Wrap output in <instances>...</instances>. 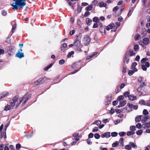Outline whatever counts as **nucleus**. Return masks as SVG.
I'll return each mask as SVG.
<instances>
[{"mask_svg":"<svg viewBox=\"0 0 150 150\" xmlns=\"http://www.w3.org/2000/svg\"><path fill=\"white\" fill-rule=\"evenodd\" d=\"M134 134V131H131L128 132L127 133V136H130Z\"/></svg>","mask_w":150,"mask_h":150,"instance_id":"obj_41","label":"nucleus"},{"mask_svg":"<svg viewBox=\"0 0 150 150\" xmlns=\"http://www.w3.org/2000/svg\"><path fill=\"white\" fill-rule=\"evenodd\" d=\"M119 86H118L115 89V92L116 93H118V92H119L120 90L119 89Z\"/></svg>","mask_w":150,"mask_h":150,"instance_id":"obj_52","label":"nucleus"},{"mask_svg":"<svg viewBox=\"0 0 150 150\" xmlns=\"http://www.w3.org/2000/svg\"><path fill=\"white\" fill-rule=\"evenodd\" d=\"M122 112L124 113L127 112V108H124L122 109H121Z\"/></svg>","mask_w":150,"mask_h":150,"instance_id":"obj_53","label":"nucleus"},{"mask_svg":"<svg viewBox=\"0 0 150 150\" xmlns=\"http://www.w3.org/2000/svg\"><path fill=\"white\" fill-rule=\"evenodd\" d=\"M145 106L150 107V100L145 101Z\"/></svg>","mask_w":150,"mask_h":150,"instance_id":"obj_43","label":"nucleus"},{"mask_svg":"<svg viewBox=\"0 0 150 150\" xmlns=\"http://www.w3.org/2000/svg\"><path fill=\"white\" fill-rule=\"evenodd\" d=\"M129 93L128 92H126L124 93V95L125 97H129Z\"/></svg>","mask_w":150,"mask_h":150,"instance_id":"obj_54","label":"nucleus"},{"mask_svg":"<svg viewBox=\"0 0 150 150\" xmlns=\"http://www.w3.org/2000/svg\"><path fill=\"white\" fill-rule=\"evenodd\" d=\"M25 96H26V97L24 98L23 100L25 99V101L23 103V104H25L28 101L29 98L27 97V94L25 95Z\"/></svg>","mask_w":150,"mask_h":150,"instance_id":"obj_51","label":"nucleus"},{"mask_svg":"<svg viewBox=\"0 0 150 150\" xmlns=\"http://www.w3.org/2000/svg\"><path fill=\"white\" fill-rule=\"evenodd\" d=\"M146 82H143L140 85V86L142 88L144 87V86H146Z\"/></svg>","mask_w":150,"mask_h":150,"instance_id":"obj_58","label":"nucleus"},{"mask_svg":"<svg viewBox=\"0 0 150 150\" xmlns=\"http://www.w3.org/2000/svg\"><path fill=\"white\" fill-rule=\"evenodd\" d=\"M129 99L130 100H135L137 98L136 96H134L133 95H131L129 97Z\"/></svg>","mask_w":150,"mask_h":150,"instance_id":"obj_21","label":"nucleus"},{"mask_svg":"<svg viewBox=\"0 0 150 150\" xmlns=\"http://www.w3.org/2000/svg\"><path fill=\"white\" fill-rule=\"evenodd\" d=\"M11 108V106L9 105H7L5 106L4 110L5 111H7L10 110Z\"/></svg>","mask_w":150,"mask_h":150,"instance_id":"obj_28","label":"nucleus"},{"mask_svg":"<svg viewBox=\"0 0 150 150\" xmlns=\"http://www.w3.org/2000/svg\"><path fill=\"white\" fill-rule=\"evenodd\" d=\"M143 132V131L142 130L140 129L137 131L136 133L138 135H141Z\"/></svg>","mask_w":150,"mask_h":150,"instance_id":"obj_37","label":"nucleus"},{"mask_svg":"<svg viewBox=\"0 0 150 150\" xmlns=\"http://www.w3.org/2000/svg\"><path fill=\"white\" fill-rule=\"evenodd\" d=\"M142 42L145 45H148L149 42V39L146 38H144L142 40Z\"/></svg>","mask_w":150,"mask_h":150,"instance_id":"obj_10","label":"nucleus"},{"mask_svg":"<svg viewBox=\"0 0 150 150\" xmlns=\"http://www.w3.org/2000/svg\"><path fill=\"white\" fill-rule=\"evenodd\" d=\"M130 56H132L135 55V53L132 50H129Z\"/></svg>","mask_w":150,"mask_h":150,"instance_id":"obj_47","label":"nucleus"},{"mask_svg":"<svg viewBox=\"0 0 150 150\" xmlns=\"http://www.w3.org/2000/svg\"><path fill=\"white\" fill-rule=\"evenodd\" d=\"M67 50V45L66 43H62L60 46V52L65 53Z\"/></svg>","mask_w":150,"mask_h":150,"instance_id":"obj_5","label":"nucleus"},{"mask_svg":"<svg viewBox=\"0 0 150 150\" xmlns=\"http://www.w3.org/2000/svg\"><path fill=\"white\" fill-rule=\"evenodd\" d=\"M141 126V124L140 123H138L136 125V127L138 128H140Z\"/></svg>","mask_w":150,"mask_h":150,"instance_id":"obj_60","label":"nucleus"},{"mask_svg":"<svg viewBox=\"0 0 150 150\" xmlns=\"http://www.w3.org/2000/svg\"><path fill=\"white\" fill-rule=\"evenodd\" d=\"M69 5L71 6V8L72 9H74V8L73 6V3L71 2L69 0H66Z\"/></svg>","mask_w":150,"mask_h":150,"instance_id":"obj_33","label":"nucleus"},{"mask_svg":"<svg viewBox=\"0 0 150 150\" xmlns=\"http://www.w3.org/2000/svg\"><path fill=\"white\" fill-rule=\"evenodd\" d=\"M117 133L116 132H114L111 133V136L112 137H116L117 135Z\"/></svg>","mask_w":150,"mask_h":150,"instance_id":"obj_48","label":"nucleus"},{"mask_svg":"<svg viewBox=\"0 0 150 150\" xmlns=\"http://www.w3.org/2000/svg\"><path fill=\"white\" fill-rule=\"evenodd\" d=\"M90 12L88 11L86 12L84 14V17H86L90 14Z\"/></svg>","mask_w":150,"mask_h":150,"instance_id":"obj_61","label":"nucleus"},{"mask_svg":"<svg viewBox=\"0 0 150 150\" xmlns=\"http://www.w3.org/2000/svg\"><path fill=\"white\" fill-rule=\"evenodd\" d=\"M110 133L109 132H106L101 135V137L102 138L105 137L108 138L110 137Z\"/></svg>","mask_w":150,"mask_h":150,"instance_id":"obj_8","label":"nucleus"},{"mask_svg":"<svg viewBox=\"0 0 150 150\" xmlns=\"http://www.w3.org/2000/svg\"><path fill=\"white\" fill-rule=\"evenodd\" d=\"M126 134V133L124 132H120L119 133V134L120 137H124Z\"/></svg>","mask_w":150,"mask_h":150,"instance_id":"obj_35","label":"nucleus"},{"mask_svg":"<svg viewBox=\"0 0 150 150\" xmlns=\"http://www.w3.org/2000/svg\"><path fill=\"white\" fill-rule=\"evenodd\" d=\"M74 54V52L72 51L68 53L67 57L68 58H70L71 56V55L73 54Z\"/></svg>","mask_w":150,"mask_h":150,"instance_id":"obj_36","label":"nucleus"},{"mask_svg":"<svg viewBox=\"0 0 150 150\" xmlns=\"http://www.w3.org/2000/svg\"><path fill=\"white\" fill-rule=\"evenodd\" d=\"M15 1V3H13L11 4V6L12 7V8L14 10H16L18 8H22L26 5V3L24 2L27 0H12Z\"/></svg>","mask_w":150,"mask_h":150,"instance_id":"obj_1","label":"nucleus"},{"mask_svg":"<svg viewBox=\"0 0 150 150\" xmlns=\"http://www.w3.org/2000/svg\"><path fill=\"white\" fill-rule=\"evenodd\" d=\"M137 91L139 92V95H142V92L141 91L142 90V87L140 86H139L138 88H137Z\"/></svg>","mask_w":150,"mask_h":150,"instance_id":"obj_29","label":"nucleus"},{"mask_svg":"<svg viewBox=\"0 0 150 150\" xmlns=\"http://www.w3.org/2000/svg\"><path fill=\"white\" fill-rule=\"evenodd\" d=\"M143 117V115H139V116H137L135 118V121L136 122H138L140 121L141 120V118L142 117Z\"/></svg>","mask_w":150,"mask_h":150,"instance_id":"obj_17","label":"nucleus"},{"mask_svg":"<svg viewBox=\"0 0 150 150\" xmlns=\"http://www.w3.org/2000/svg\"><path fill=\"white\" fill-rule=\"evenodd\" d=\"M139 49V46L138 45H135L134 47V50L135 51H138Z\"/></svg>","mask_w":150,"mask_h":150,"instance_id":"obj_44","label":"nucleus"},{"mask_svg":"<svg viewBox=\"0 0 150 150\" xmlns=\"http://www.w3.org/2000/svg\"><path fill=\"white\" fill-rule=\"evenodd\" d=\"M22 51V50L21 49H20L18 52L16 54V56L17 57L20 58H21L24 57V56L23 53L21 52Z\"/></svg>","mask_w":150,"mask_h":150,"instance_id":"obj_7","label":"nucleus"},{"mask_svg":"<svg viewBox=\"0 0 150 150\" xmlns=\"http://www.w3.org/2000/svg\"><path fill=\"white\" fill-rule=\"evenodd\" d=\"M75 30H73L70 32L69 34L70 35H73V34H74L75 33Z\"/></svg>","mask_w":150,"mask_h":150,"instance_id":"obj_59","label":"nucleus"},{"mask_svg":"<svg viewBox=\"0 0 150 150\" xmlns=\"http://www.w3.org/2000/svg\"><path fill=\"white\" fill-rule=\"evenodd\" d=\"M98 130V127H94L92 130L93 132H94L97 131Z\"/></svg>","mask_w":150,"mask_h":150,"instance_id":"obj_62","label":"nucleus"},{"mask_svg":"<svg viewBox=\"0 0 150 150\" xmlns=\"http://www.w3.org/2000/svg\"><path fill=\"white\" fill-rule=\"evenodd\" d=\"M130 129L134 131L135 130V127L134 126H131L130 127Z\"/></svg>","mask_w":150,"mask_h":150,"instance_id":"obj_55","label":"nucleus"},{"mask_svg":"<svg viewBox=\"0 0 150 150\" xmlns=\"http://www.w3.org/2000/svg\"><path fill=\"white\" fill-rule=\"evenodd\" d=\"M129 52H127L125 54L123 58V62L124 63H125V59H127L128 57Z\"/></svg>","mask_w":150,"mask_h":150,"instance_id":"obj_34","label":"nucleus"},{"mask_svg":"<svg viewBox=\"0 0 150 150\" xmlns=\"http://www.w3.org/2000/svg\"><path fill=\"white\" fill-rule=\"evenodd\" d=\"M141 67H142V69L144 71H146V70L147 69L146 67V66H145V65L144 64H142V65Z\"/></svg>","mask_w":150,"mask_h":150,"instance_id":"obj_50","label":"nucleus"},{"mask_svg":"<svg viewBox=\"0 0 150 150\" xmlns=\"http://www.w3.org/2000/svg\"><path fill=\"white\" fill-rule=\"evenodd\" d=\"M139 104L141 105H145V101L144 100H141L139 101Z\"/></svg>","mask_w":150,"mask_h":150,"instance_id":"obj_23","label":"nucleus"},{"mask_svg":"<svg viewBox=\"0 0 150 150\" xmlns=\"http://www.w3.org/2000/svg\"><path fill=\"white\" fill-rule=\"evenodd\" d=\"M93 21L96 23H98L99 22V19L97 17H95L93 18Z\"/></svg>","mask_w":150,"mask_h":150,"instance_id":"obj_27","label":"nucleus"},{"mask_svg":"<svg viewBox=\"0 0 150 150\" xmlns=\"http://www.w3.org/2000/svg\"><path fill=\"white\" fill-rule=\"evenodd\" d=\"M124 139L123 138H121L119 140V142L120 143V146L122 147L124 146Z\"/></svg>","mask_w":150,"mask_h":150,"instance_id":"obj_14","label":"nucleus"},{"mask_svg":"<svg viewBox=\"0 0 150 150\" xmlns=\"http://www.w3.org/2000/svg\"><path fill=\"white\" fill-rule=\"evenodd\" d=\"M148 60L146 58H143L141 61V62L142 64H144Z\"/></svg>","mask_w":150,"mask_h":150,"instance_id":"obj_46","label":"nucleus"},{"mask_svg":"<svg viewBox=\"0 0 150 150\" xmlns=\"http://www.w3.org/2000/svg\"><path fill=\"white\" fill-rule=\"evenodd\" d=\"M14 47L13 46H10L8 47L6 49L7 52L10 55H11L14 52Z\"/></svg>","mask_w":150,"mask_h":150,"instance_id":"obj_4","label":"nucleus"},{"mask_svg":"<svg viewBox=\"0 0 150 150\" xmlns=\"http://www.w3.org/2000/svg\"><path fill=\"white\" fill-rule=\"evenodd\" d=\"M124 98V97L123 96H119L117 99V100L118 101H120L122 100Z\"/></svg>","mask_w":150,"mask_h":150,"instance_id":"obj_42","label":"nucleus"},{"mask_svg":"<svg viewBox=\"0 0 150 150\" xmlns=\"http://www.w3.org/2000/svg\"><path fill=\"white\" fill-rule=\"evenodd\" d=\"M129 144H130V146H131V148L132 147L134 149H137V146L134 142H130Z\"/></svg>","mask_w":150,"mask_h":150,"instance_id":"obj_15","label":"nucleus"},{"mask_svg":"<svg viewBox=\"0 0 150 150\" xmlns=\"http://www.w3.org/2000/svg\"><path fill=\"white\" fill-rule=\"evenodd\" d=\"M98 4L100 7H105L106 6V4L103 1L99 3Z\"/></svg>","mask_w":150,"mask_h":150,"instance_id":"obj_20","label":"nucleus"},{"mask_svg":"<svg viewBox=\"0 0 150 150\" xmlns=\"http://www.w3.org/2000/svg\"><path fill=\"white\" fill-rule=\"evenodd\" d=\"M82 8V7L81 6H78L77 11V13L78 14L79 13L81 12Z\"/></svg>","mask_w":150,"mask_h":150,"instance_id":"obj_31","label":"nucleus"},{"mask_svg":"<svg viewBox=\"0 0 150 150\" xmlns=\"http://www.w3.org/2000/svg\"><path fill=\"white\" fill-rule=\"evenodd\" d=\"M26 96H24L23 97L21 98L18 99L17 96H15L12 99V100L11 102V105L12 108L16 105V107H18L21 104L22 101L23 100L24 98H25Z\"/></svg>","mask_w":150,"mask_h":150,"instance_id":"obj_2","label":"nucleus"},{"mask_svg":"<svg viewBox=\"0 0 150 150\" xmlns=\"http://www.w3.org/2000/svg\"><path fill=\"white\" fill-rule=\"evenodd\" d=\"M65 62V60L64 59H61L59 61V63L60 65L63 64Z\"/></svg>","mask_w":150,"mask_h":150,"instance_id":"obj_56","label":"nucleus"},{"mask_svg":"<svg viewBox=\"0 0 150 150\" xmlns=\"http://www.w3.org/2000/svg\"><path fill=\"white\" fill-rule=\"evenodd\" d=\"M47 80L46 77H43L40 78L39 79L36 81L34 83V85L36 86L38 84H40L42 83L45 81Z\"/></svg>","mask_w":150,"mask_h":150,"instance_id":"obj_3","label":"nucleus"},{"mask_svg":"<svg viewBox=\"0 0 150 150\" xmlns=\"http://www.w3.org/2000/svg\"><path fill=\"white\" fill-rule=\"evenodd\" d=\"M95 138L96 139H98L100 138V136L99 134L98 133H96L94 135Z\"/></svg>","mask_w":150,"mask_h":150,"instance_id":"obj_45","label":"nucleus"},{"mask_svg":"<svg viewBox=\"0 0 150 150\" xmlns=\"http://www.w3.org/2000/svg\"><path fill=\"white\" fill-rule=\"evenodd\" d=\"M81 40H80L78 39V38H76V40L74 42V45L75 46H77L79 44H80Z\"/></svg>","mask_w":150,"mask_h":150,"instance_id":"obj_16","label":"nucleus"},{"mask_svg":"<svg viewBox=\"0 0 150 150\" xmlns=\"http://www.w3.org/2000/svg\"><path fill=\"white\" fill-rule=\"evenodd\" d=\"M101 123V122L100 121L98 120L96 121L93 123V124H96L97 125H100Z\"/></svg>","mask_w":150,"mask_h":150,"instance_id":"obj_40","label":"nucleus"},{"mask_svg":"<svg viewBox=\"0 0 150 150\" xmlns=\"http://www.w3.org/2000/svg\"><path fill=\"white\" fill-rule=\"evenodd\" d=\"M119 144V142L117 141H115L112 144L113 147H115L117 146Z\"/></svg>","mask_w":150,"mask_h":150,"instance_id":"obj_32","label":"nucleus"},{"mask_svg":"<svg viewBox=\"0 0 150 150\" xmlns=\"http://www.w3.org/2000/svg\"><path fill=\"white\" fill-rule=\"evenodd\" d=\"M145 150H150V146L149 145H147L145 147Z\"/></svg>","mask_w":150,"mask_h":150,"instance_id":"obj_64","label":"nucleus"},{"mask_svg":"<svg viewBox=\"0 0 150 150\" xmlns=\"http://www.w3.org/2000/svg\"><path fill=\"white\" fill-rule=\"evenodd\" d=\"M111 100V96H108L106 99V100L105 102V105H107L110 103Z\"/></svg>","mask_w":150,"mask_h":150,"instance_id":"obj_13","label":"nucleus"},{"mask_svg":"<svg viewBox=\"0 0 150 150\" xmlns=\"http://www.w3.org/2000/svg\"><path fill=\"white\" fill-rule=\"evenodd\" d=\"M83 39V42L85 45L86 46L88 45L91 41V39L89 36L88 35L85 36Z\"/></svg>","mask_w":150,"mask_h":150,"instance_id":"obj_6","label":"nucleus"},{"mask_svg":"<svg viewBox=\"0 0 150 150\" xmlns=\"http://www.w3.org/2000/svg\"><path fill=\"white\" fill-rule=\"evenodd\" d=\"M16 25L15 24V25H14L12 26V32L13 33L14 32L15 30L16 29Z\"/></svg>","mask_w":150,"mask_h":150,"instance_id":"obj_57","label":"nucleus"},{"mask_svg":"<svg viewBox=\"0 0 150 150\" xmlns=\"http://www.w3.org/2000/svg\"><path fill=\"white\" fill-rule=\"evenodd\" d=\"M21 148V145L20 144H17L16 145V148L17 149H19Z\"/></svg>","mask_w":150,"mask_h":150,"instance_id":"obj_63","label":"nucleus"},{"mask_svg":"<svg viewBox=\"0 0 150 150\" xmlns=\"http://www.w3.org/2000/svg\"><path fill=\"white\" fill-rule=\"evenodd\" d=\"M1 14L3 16H6L7 15V12L6 11L3 10L1 11Z\"/></svg>","mask_w":150,"mask_h":150,"instance_id":"obj_49","label":"nucleus"},{"mask_svg":"<svg viewBox=\"0 0 150 150\" xmlns=\"http://www.w3.org/2000/svg\"><path fill=\"white\" fill-rule=\"evenodd\" d=\"M137 64L136 62H134L132 63V66L131 67V69L132 70L137 71V70L136 68H135V67L137 65Z\"/></svg>","mask_w":150,"mask_h":150,"instance_id":"obj_12","label":"nucleus"},{"mask_svg":"<svg viewBox=\"0 0 150 150\" xmlns=\"http://www.w3.org/2000/svg\"><path fill=\"white\" fill-rule=\"evenodd\" d=\"M143 114L144 115H147L149 114V112L146 109H145L143 111Z\"/></svg>","mask_w":150,"mask_h":150,"instance_id":"obj_38","label":"nucleus"},{"mask_svg":"<svg viewBox=\"0 0 150 150\" xmlns=\"http://www.w3.org/2000/svg\"><path fill=\"white\" fill-rule=\"evenodd\" d=\"M113 27L115 28L114 23H112L106 27V29L107 30L109 31L110 29L113 28Z\"/></svg>","mask_w":150,"mask_h":150,"instance_id":"obj_9","label":"nucleus"},{"mask_svg":"<svg viewBox=\"0 0 150 150\" xmlns=\"http://www.w3.org/2000/svg\"><path fill=\"white\" fill-rule=\"evenodd\" d=\"M136 71L132 70H129L128 72V74L129 76H131Z\"/></svg>","mask_w":150,"mask_h":150,"instance_id":"obj_39","label":"nucleus"},{"mask_svg":"<svg viewBox=\"0 0 150 150\" xmlns=\"http://www.w3.org/2000/svg\"><path fill=\"white\" fill-rule=\"evenodd\" d=\"M115 24L116 25V28H115L114 30H112V32H115L117 30V28H118L120 26L121 23L120 22H116L115 23Z\"/></svg>","mask_w":150,"mask_h":150,"instance_id":"obj_18","label":"nucleus"},{"mask_svg":"<svg viewBox=\"0 0 150 150\" xmlns=\"http://www.w3.org/2000/svg\"><path fill=\"white\" fill-rule=\"evenodd\" d=\"M127 102L126 100H122L121 101L120 103V104L122 106H124L126 104Z\"/></svg>","mask_w":150,"mask_h":150,"instance_id":"obj_30","label":"nucleus"},{"mask_svg":"<svg viewBox=\"0 0 150 150\" xmlns=\"http://www.w3.org/2000/svg\"><path fill=\"white\" fill-rule=\"evenodd\" d=\"M125 148L127 150H130L131 149V146L130 144H127L125 146Z\"/></svg>","mask_w":150,"mask_h":150,"instance_id":"obj_24","label":"nucleus"},{"mask_svg":"<svg viewBox=\"0 0 150 150\" xmlns=\"http://www.w3.org/2000/svg\"><path fill=\"white\" fill-rule=\"evenodd\" d=\"M143 117V119L142 120V122L143 123H145L146 122V120L149 119L150 118L149 116V115H144V116H143V117Z\"/></svg>","mask_w":150,"mask_h":150,"instance_id":"obj_11","label":"nucleus"},{"mask_svg":"<svg viewBox=\"0 0 150 150\" xmlns=\"http://www.w3.org/2000/svg\"><path fill=\"white\" fill-rule=\"evenodd\" d=\"M100 30L102 34H105V28H103L102 27H101L100 29Z\"/></svg>","mask_w":150,"mask_h":150,"instance_id":"obj_22","label":"nucleus"},{"mask_svg":"<svg viewBox=\"0 0 150 150\" xmlns=\"http://www.w3.org/2000/svg\"><path fill=\"white\" fill-rule=\"evenodd\" d=\"M92 8V5H89L86 8L85 10L87 11H89L91 10Z\"/></svg>","mask_w":150,"mask_h":150,"instance_id":"obj_25","label":"nucleus"},{"mask_svg":"<svg viewBox=\"0 0 150 150\" xmlns=\"http://www.w3.org/2000/svg\"><path fill=\"white\" fill-rule=\"evenodd\" d=\"M141 38V36L139 34H137L134 36V39L135 40H137Z\"/></svg>","mask_w":150,"mask_h":150,"instance_id":"obj_26","label":"nucleus"},{"mask_svg":"<svg viewBox=\"0 0 150 150\" xmlns=\"http://www.w3.org/2000/svg\"><path fill=\"white\" fill-rule=\"evenodd\" d=\"M86 24L88 25H91V23L92 21L91 19H90L89 18H88L86 19Z\"/></svg>","mask_w":150,"mask_h":150,"instance_id":"obj_19","label":"nucleus"}]
</instances>
